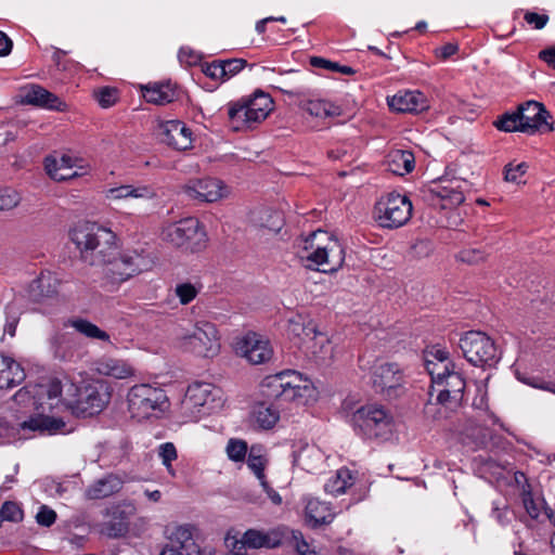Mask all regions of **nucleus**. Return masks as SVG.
Returning <instances> with one entry per match:
<instances>
[{
  "mask_svg": "<svg viewBox=\"0 0 555 555\" xmlns=\"http://www.w3.org/2000/svg\"><path fill=\"white\" fill-rule=\"evenodd\" d=\"M69 238L79 251V259L89 266L100 267L117 254L116 234L95 222H81L69 231Z\"/></svg>",
  "mask_w": 555,
  "mask_h": 555,
  "instance_id": "obj_1",
  "label": "nucleus"
},
{
  "mask_svg": "<svg viewBox=\"0 0 555 555\" xmlns=\"http://www.w3.org/2000/svg\"><path fill=\"white\" fill-rule=\"evenodd\" d=\"M154 259L147 245L126 249L122 253L117 249V254L101 266L102 276L99 280V285L106 292H115L121 283L151 270L155 262ZM93 282L96 283L98 280H93Z\"/></svg>",
  "mask_w": 555,
  "mask_h": 555,
  "instance_id": "obj_2",
  "label": "nucleus"
},
{
  "mask_svg": "<svg viewBox=\"0 0 555 555\" xmlns=\"http://www.w3.org/2000/svg\"><path fill=\"white\" fill-rule=\"evenodd\" d=\"M65 396L61 401L70 409L77 417H92L101 413L109 403L112 390L108 384L101 379L82 382L80 385L66 383L63 386Z\"/></svg>",
  "mask_w": 555,
  "mask_h": 555,
  "instance_id": "obj_3",
  "label": "nucleus"
},
{
  "mask_svg": "<svg viewBox=\"0 0 555 555\" xmlns=\"http://www.w3.org/2000/svg\"><path fill=\"white\" fill-rule=\"evenodd\" d=\"M272 108L271 96L262 91H256L253 96L229 103L228 116L233 130L241 131L264 120Z\"/></svg>",
  "mask_w": 555,
  "mask_h": 555,
  "instance_id": "obj_4",
  "label": "nucleus"
},
{
  "mask_svg": "<svg viewBox=\"0 0 555 555\" xmlns=\"http://www.w3.org/2000/svg\"><path fill=\"white\" fill-rule=\"evenodd\" d=\"M310 387L301 375L292 370L267 376L261 383V392L269 400L296 401L304 398Z\"/></svg>",
  "mask_w": 555,
  "mask_h": 555,
  "instance_id": "obj_5",
  "label": "nucleus"
},
{
  "mask_svg": "<svg viewBox=\"0 0 555 555\" xmlns=\"http://www.w3.org/2000/svg\"><path fill=\"white\" fill-rule=\"evenodd\" d=\"M354 430L369 439L386 440L392 433V417L383 408L375 404L357 409L350 420Z\"/></svg>",
  "mask_w": 555,
  "mask_h": 555,
  "instance_id": "obj_6",
  "label": "nucleus"
},
{
  "mask_svg": "<svg viewBox=\"0 0 555 555\" xmlns=\"http://www.w3.org/2000/svg\"><path fill=\"white\" fill-rule=\"evenodd\" d=\"M464 358L475 366L493 367L501 359L493 339L481 331H468L459 341Z\"/></svg>",
  "mask_w": 555,
  "mask_h": 555,
  "instance_id": "obj_7",
  "label": "nucleus"
},
{
  "mask_svg": "<svg viewBox=\"0 0 555 555\" xmlns=\"http://www.w3.org/2000/svg\"><path fill=\"white\" fill-rule=\"evenodd\" d=\"M427 372L433 384L441 387L438 389L437 400L450 411L457 409L462 404L466 383L463 376L455 372V364L449 362L443 365L441 372H436L435 367L427 364Z\"/></svg>",
  "mask_w": 555,
  "mask_h": 555,
  "instance_id": "obj_8",
  "label": "nucleus"
},
{
  "mask_svg": "<svg viewBox=\"0 0 555 555\" xmlns=\"http://www.w3.org/2000/svg\"><path fill=\"white\" fill-rule=\"evenodd\" d=\"M127 401L131 416L140 421L147 418L156 410L163 411L167 396L160 388L140 384L130 388Z\"/></svg>",
  "mask_w": 555,
  "mask_h": 555,
  "instance_id": "obj_9",
  "label": "nucleus"
},
{
  "mask_svg": "<svg viewBox=\"0 0 555 555\" xmlns=\"http://www.w3.org/2000/svg\"><path fill=\"white\" fill-rule=\"evenodd\" d=\"M163 238L177 247L195 253L203 248L206 233L196 218H185L169 224L163 231Z\"/></svg>",
  "mask_w": 555,
  "mask_h": 555,
  "instance_id": "obj_10",
  "label": "nucleus"
},
{
  "mask_svg": "<svg viewBox=\"0 0 555 555\" xmlns=\"http://www.w3.org/2000/svg\"><path fill=\"white\" fill-rule=\"evenodd\" d=\"M62 392L63 385L61 380L52 378L34 386L21 388L13 396V400L18 404L31 402L35 410H51L61 402Z\"/></svg>",
  "mask_w": 555,
  "mask_h": 555,
  "instance_id": "obj_11",
  "label": "nucleus"
},
{
  "mask_svg": "<svg viewBox=\"0 0 555 555\" xmlns=\"http://www.w3.org/2000/svg\"><path fill=\"white\" fill-rule=\"evenodd\" d=\"M181 346L197 357H215L220 350L216 325L205 321L197 322L190 333L182 336Z\"/></svg>",
  "mask_w": 555,
  "mask_h": 555,
  "instance_id": "obj_12",
  "label": "nucleus"
},
{
  "mask_svg": "<svg viewBox=\"0 0 555 555\" xmlns=\"http://www.w3.org/2000/svg\"><path fill=\"white\" fill-rule=\"evenodd\" d=\"M370 383L376 393L389 399L403 393L404 376L397 363L376 362L370 371Z\"/></svg>",
  "mask_w": 555,
  "mask_h": 555,
  "instance_id": "obj_13",
  "label": "nucleus"
},
{
  "mask_svg": "<svg viewBox=\"0 0 555 555\" xmlns=\"http://www.w3.org/2000/svg\"><path fill=\"white\" fill-rule=\"evenodd\" d=\"M412 204L401 194L389 193L375 205L376 219L383 228H399L411 217Z\"/></svg>",
  "mask_w": 555,
  "mask_h": 555,
  "instance_id": "obj_14",
  "label": "nucleus"
},
{
  "mask_svg": "<svg viewBox=\"0 0 555 555\" xmlns=\"http://www.w3.org/2000/svg\"><path fill=\"white\" fill-rule=\"evenodd\" d=\"M516 111L526 128V133L553 131V124L547 121L552 117L551 113L542 103L528 100L517 105Z\"/></svg>",
  "mask_w": 555,
  "mask_h": 555,
  "instance_id": "obj_15",
  "label": "nucleus"
},
{
  "mask_svg": "<svg viewBox=\"0 0 555 555\" xmlns=\"http://www.w3.org/2000/svg\"><path fill=\"white\" fill-rule=\"evenodd\" d=\"M219 393L220 389L212 384L195 382L188 387L182 404L190 410L201 412V409H205V412L209 413L218 406L216 400Z\"/></svg>",
  "mask_w": 555,
  "mask_h": 555,
  "instance_id": "obj_16",
  "label": "nucleus"
},
{
  "mask_svg": "<svg viewBox=\"0 0 555 555\" xmlns=\"http://www.w3.org/2000/svg\"><path fill=\"white\" fill-rule=\"evenodd\" d=\"M236 352L246 358L251 364L266 363L273 354L269 340L256 333H248L237 341Z\"/></svg>",
  "mask_w": 555,
  "mask_h": 555,
  "instance_id": "obj_17",
  "label": "nucleus"
},
{
  "mask_svg": "<svg viewBox=\"0 0 555 555\" xmlns=\"http://www.w3.org/2000/svg\"><path fill=\"white\" fill-rule=\"evenodd\" d=\"M158 139L177 151L192 146V131L180 120H167L158 126Z\"/></svg>",
  "mask_w": 555,
  "mask_h": 555,
  "instance_id": "obj_18",
  "label": "nucleus"
},
{
  "mask_svg": "<svg viewBox=\"0 0 555 555\" xmlns=\"http://www.w3.org/2000/svg\"><path fill=\"white\" fill-rule=\"evenodd\" d=\"M222 181L214 178H204L189 181L183 186L184 193L191 198L201 203L217 202L224 196Z\"/></svg>",
  "mask_w": 555,
  "mask_h": 555,
  "instance_id": "obj_19",
  "label": "nucleus"
},
{
  "mask_svg": "<svg viewBox=\"0 0 555 555\" xmlns=\"http://www.w3.org/2000/svg\"><path fill=\"white\" fill-rule=\"evenodd\" d=\"M21 102L57 112L65 111L67 106L57 95L39 85L26 86L22 90Z\"/></svg>",
  "mask_w": 555,
  "mask_h": 555,
  "instance_id": "obj_20",
  "label": "nucleus"
},
{
  "mask_svg": "<svg viewBox=\"0 0 555 555\" xmlns=\"http://www.w3.org/2000/svg\"><path fill=\"white\" fill-rule=\"evenodd\" d=\"M387 102L389 108L398 113H421L428 108L427 99L420 91L398 92Z\"/></svg>",
  "mask_w": 555,
  "mask_h": 555,
  "instance_id": "obj_21",
  "label": "nucleus"
},
{
  "mask_svg": "<svg viewBox=\"0 0 555 555\" xmlns=\"http://www.w3.org/2000/svg\"><path fill=\"white\" fill-rule=\"evenodd\" d=\"M52 410L53 409L36 410L37 413L35 416H31L29 420L22 423V428L33 431L47 433L49 435L62 433L66 424L61 417L47 414V412H52Z\"/></svg>",
  "mask_w": 555,
  "mask_h": 555,
  "instance_id": "obj_22",
  "label": "nucleus"
},
{
  "mask_svg": "<svg viewBox=\"0 0 555 555\" xmlns=\"http://www.w3.org/2000/svg\"><path fill=\"white\" fill-rule=\"evenodd\" d=\"M194 529L195 528L192 525L176 526L168 535L169 543L164 546L159 555L188 554L189 545L195 542L193 538Z\"/></svg>",
  "mask_w": 555,
  "mask_h": 555,
  "instance_id": "obj_23",
  "label": "nucleus"
},
{
  "mask_svg": "<svg viewBox=\"0 0 555 555\" xmlns=\"http://www.w3.org/2000/svg\"><path fill=\"white\" fill-rule=\"evenodd\" d=\"M60 282L51 272H42L28 286V298L34 302H41L57 294Z\"/></svg>",
  "mask_w": 555,
  "mask_h": 555,
  "instance_id": "obj_24",
  "label": "nucleus"
},
{
  "mask_svg": "<svg viewBox=\"0 0 555 555\" xmlns=\"http://www.w3.org/2000/svg\"><path fill=\"white\" fill-rule=\"evenodd\" d=\"M124 480L115 474H107L103 478L95 480L86 490V496L89 500H101L119 492Z\"/></svg>",
  "mask_w": 555,
  "mask_h": 555,
  "instance_id": "obj_25",
  "label": "nucleus"
},
{
  "mask_svg": "<svg viewBox=\"0 0 555 555\" xmlns=\"http://www.w3.org/2000/svg\"><path fill=\"white\" fill-rule=\"evenodd\" d=\"M26 374L18 362L3 356V366L0 367V389H10L24 382Z\"/></svg>",
  "mask_w": 555,
  "mask_h": 555,
  "instance_id": "obj_26",
  "label": "nucleus"
},
{
  "mask_svg": "<svg viewBox=\"0 0 555 555\" xmlns=\"http://www.w3.org/2000/svg\"><path fill=\"white\" fill-rule=\"evenodd\" d=\"M462 434L464 441L472 444L474 449L487 448L490 440L493 439V434L488 427L473 420L467 421Z\"/></svg>",
  "mask_w": 555,
  "mask_h": 555,
  "instance_id": "obj_27",
  "label": "nucleus"
},
{
  "mask_svg": "<svg viewBox=\"0 0 555 555\" xmlns=\"http://www.w3.org/2000/svg\"><path fill=\"white\" fill-rule=\"evenodd\" d=\"M386 164L389 171L398 176H403L414 169L415 158L410 151L396 150L388 154Z\"/></svg>",
  "mask_w": 555,
  "mask_h": 555,
  "instance_id": "obj_28",
  "label": "nucleus"
},
{
  "mask_svg": "<svg viewBox=\"0 0 555 555\" xmlns=\"http://www.w3.org/2000/svg\"><path fill=\"white\" fill-rule=\"evenodd\" d=\"M96 371L102 375L120 379L132 375L131 366L122 360L113 358H103L99 360L96 362Z\"/></svg>",
  "mask_w": 555,
  "mask_h": 555,
  "instance_id": "obj_29",
  "label": "nucleus"
},
{
  "mask_svg": "<svg viewBox=\"0 0 555 555\" xmlns=\"http://www.w3.org/2000/svg\"><path fill=\"white\" fill-rule=\"evenodd\" d=\"M253 415L256 424L262 429L272 428L280 420L279 410L271 403L260 402L255 405Z\"/></svg>",
  "mask_w": 555,
  "mask_h": 555,
  "instance_id": "obj_30",
  "label": "nucleus"
},
{
  "mask_svg": "<svg viewBox=\"0 0 555 555\" xmlns=\"http://www.w3.org/2000/svg\"><path fill=\"white\" fill-rule=\"evenodd\" d=\"M111 515L112 518L105 524L106 534L111 538L125 535L129 529L127 513L119 506H116L112 508Z\"/></svg>",
  "mask_w": 555,
  "mask_h": 555,
  "instance_id": "obj_31",
  "label": "nucleus"
},
{
  "mask_svg": "<svg viewBox=\"0 0 555 555\" xmlns=\"http://www.w3.org/2000/svg\"><path fill=\"white\" fill-rule=\"evenodd\" d=\"M144 98L149 103L164 105L175 99V90L170 83H155L144 88Z\"/></svg>",
  "mask_w": 555,
  "mask_h": 555,
  "instance_id": "obj_32",
  "label": "nucleus"
},
{
  "mask_svg": "<svg viewBox=\"0 0 555 555\" xmlns=\"http://www.w3.org/2000/svg\"><path fill=\"white\" fill-rule=\"evenodd\" d=\"M300 106L311 116L315 117H333L340 115L339 106L323 100H307L300 103Z\"/></svg>",
  "mask_w": 555,
  "mask_h": 555,
  "instance_id": "obj_33",
  "label": "nucleus"
},
{
  "mask_svg": "<svg viewBox=\"0 0 555 555\" xmlns=\"http://www.w3.org/2000/svg\"><path fill=\"white\" fill-rule=\"evenodd\" d=\"M155 192L150 186L133 188L132 185H120L108 190L107 197L121 199L127 197L152 198Z\"/></svg>",
  "mask_w": 555,
  "mask_h": 555,
  "instance_id": "obj_34",
  "label": "nucleus"
},
{
  "mask_svg": "<svg viewBox=\"0 0 555 555\" xmlns=\"http://www.w3.org/2000/svg\"><path fill=\"white\" fill-rule=\"evenodd\" d=\"M328 243L325 245L326 254L328 255V268L320 269L322 272H336L344 263L345 251L339 242L327 236Z\"/></svg>",
  "mask_w": 555,
  "mask_h": 555,
  "instance_id": "obj_35",
  "label": "nucleus"
},
{
  "mask_svg": "<svg viewBox=\"0 0 555 555\" xmlns=\"http://www.w3.org/2000/svg\"><path fill=\"white\" fill-rule=\"evenodd\" d=\"M493 126L504 132H524L526 133V128H524L522 122L520 121L519 115L517 111L505 112L502 115L498 116L493 121Z\"/></svg>",
  "mask_w": 555,
  "mask_h": 555,
  "instance_id": "obj_36",
  "label": "nucleus"
},
{
  "mask_svg": "<svg viewBox=\"0 0 555 555\" xmlns=\"http://www.w3.org/2000/svg\"><path fill=\"white\" fill-rule=\"evenodd\" d=\"M293 530L285 526H279L268 532H264L266 547L276 548L291 541Z\"/></svg>",
  "mask_w": 555,
  "mask_h": 555,
  "instance_id": "obj_37",
  "label": "nucleus"
},
{
  "mask_svg": "<svg viewBox=\"0 0 555 555\" xmlns=\"http://www.w3.org/2000/svg\"><path fill=\"white\" fill-rule=\"evenodd\" d=\"M351 478L348 469H339L335 478L330 479L325 485V491L334 495H339L346 492L347 488L351 486L349 479Z\"/></svg>",
  "mask_w": 555,
  "mask_h": 555,
  "instance_id": "obj_38",
  "label": "nucleus"
},
{
  "mask_svg": "<svg viewBox=\"0 0 555 555\" xmlns=\"http://www.w3.org/2000/svg\"><path fill=\"white\" fill-rule=\"evenodd\" d=\"M72 326L79 333L83 334L89 338H96L101 340H107L109 338L108 334L98 327L95 324L85 320L77 319L72 321Z\"/></svg>",
  "mask_w": 555,
  "mask_h": 555,
  "instance_id": "obj_39",
  "label": "nucleus"
},
{
  "mask_svg": "<svg viewBox=\"0 0 555 555\" xmlns=\"http://www.w3.org/2000/svg\"><path fill=\"white\" fill-rule=\"evenodd\" d=\"M320 504L318 502H309L306 506V520L308 525L315 529L323 525H328L333 520V515H322V516H315V511H318Z\"/></svg>",
  "mask_w": 555,
  "mask_h": 555,
  "instance_id": "obj_40",
  "label": "nucleus"
},
{
  "mask_svg": "<svg viewBox=\"0 0 555 555\" xmlns=\"http://www.w3.org/2000/svg\"><path fill=\"white\" fill-rule=\"evenodd\" d=\"M56 166V157L49 155L44 158V169L48 173V176L55 180V181H66L69 179H73L79 173L77 171L70 170V171H57L55 170Z\"/></svg>",
  "mask_w": 555,
  "mask_h": 555,
  "instance_id": "obj_41",
  "label": "nucleus"
},
{
  "mask_svg": "<svg viewBox=\"0 0 555 555\" xmlns=\"http://www.w3.org/2000/svg\"><path fill=\"white\" fill-rule=\"evenodd\" d=\"M447 408L441 402L435 399L433 400V392H429V399L424 406V415L426 418L431 421H439L447 417Z\"/></svg>",
  "mask_w": 555,
  "mask_h": 555,
  "instance_id": "obj_42",
  "label": "nucleus"
},
{
  "mask_svg": "<svg viewBox=\"0 0 555 555\" xmlns=\"http://www.w3.org/2000/svg\"><path fill=\"white\" fill-rule=\"evenodd\" d=\"M259 451L260 449L251 447L247 459V465L258 479H263L266 460L261 454H259Z\"/></svg>",
  "mask_w": 555,
  "mask_h": 555,
  "instance_id": "obj_43",
  "label": "nucleus"
},
{
  "mask_svg": "<svg viewBox=\"0 0 555 555\" xmlns=\"http://www.w3.org/2000/svg\"><path fill=\"white\" fill-rule=\"evenodd\" d=\"M241 543L249 548L266 547L264 532L256 529H248L242 537Z\"/></svg>",
  "mask_w": 555,
  "mask_h": 555,
  "instance_id": "obj_44",
  "label": "nucleus"
},
{
  "mask_svg": "<svg viewBox=\"0 0 555 555\" xmlns=\"http://www.w3.org/2000/svg\"><path fill=\"white\" fill-rule=\"evenodd\" d=\"M4 315H5L4 332L8 333L10 336H14L16 326L20 321L21 312L15 305L9 304L5 306Z\"/></svg>",
  "mask_w": 555,
  "mask_h": 555,
  "instance_id": "obj_45",
  "label": "nucleus"
},
{
  "mask_svg": "<svg viewBox=\"0 0 555 555\" xmlns=\"http://www.w3.org/2000/svg\"><path fill=\"white\" fill-rule=\"evenodd\" d=\"M247 453V443L243 440L230 439L227 446V454L230 460L241 462Z\"/></svg>",
  "mask_w": 555,
  "mask_h": 555,
  "instance_id": "obj_46",
  "label": "nucleus"
},
{
  "mask_svg": "<svg viewBox=\"0 0 555 555\" xmlns=\"http://www.w3.org/2000/svg\"><path fill=\"white\" fill-rule=\"evenodd\" d=\"M0 517L2 520L20 521L23 518V511L15 502L8 501L0 508Z\"/></svg>",
  "mask_w": 555,
  "mask_h": 555,
  "instance_id": "obj_47",
  "label": "nucleus"
},
{
  "mask_svg": "<svg viewBox=\"0 0 555 555\" xmlns=\"http://www.w3.org/2000/svg\"><path fill=\"white\" fill-rule=\"evenodd\" d=\"M21 201L20 194L12 189L0 190V210H10L17 206Z\"/></svg>",
  "mask_w": 555,
  "mask_h": 555,
  "instance_id": "obj_48",
  "label": "nucleus"
},
{
  "mask_svg": "<svg viewBox=\"0 0 555 555\" xmlns=\"http://www.w3.org/2000/svg\"><path fill=\"white\" fill-rule=\"evenodd\" d=\"M527 163H519L514 165L513 163H508L504 166V180L507 182H517L518 177L524 176L528 170Z\"/></svg>",
  "mask_w": 555,
  "mask_h": 555,
  "instance_id": "obj_49",
  "label": "nucleus"
},
{
  "mask_svg": "<svg viewBox=\"0 0 555 555\" xmlns=\"http://www.w3.org/2000/svg\"><path fill=\"white\" fill-rule=\"evenodd\" d=\"M221 67H224V78L229 79L240 73L246 65L247 62L244 59H229L220 60Z\"/></svg>",
  "mask_w": 555,
  "mask_h": 555,
  "instance_id": "obj_50",
  "label": "nucleus"
},
{
  "mask_svg": "<svg viewBox=\"0 0 555 555\" xmlns=\"http://www.w3.org/2000/svg\"><path fill=\"white\" fill-rule=\"evenodd\" d=\"M289 544H293L299 555H317V553L309 548L308 542L305 540L301 531L293 530Z\"/></svg>",
  "mask_w": 555,
  "mask_h": 555,
  "instance_id": "obj_51",
  "label": "nucleus"
},
{
  "mask_svg": "<svg viewBox=\"0 0 555 555\" xmlns=\"http://www.w3.org/2000/svg\"><path fill=\"white\" fill-rule=\"evenodd\" d=\"M428 359L441 364L451 362L449 360V351L439 345L431 346L424 351V361Z\"/></svg>",
  "mask_w": 555,
  "mask_h": 555,
  "instance_id": "obj_52",
  "label": "nucleus"
},
{
  "mask_svg": "<svg viewBox=\"0 0 555 555\" xmlns=\"http://www.w3.org/2000/svg\"><path fill=\"white\" fill-rule=\"evenodd\" d=\"M99 104L103 108L111 107L117 100V90L111 87H103L96 93Z\"/></svg>",
  "mask_w": 555,
  "mask_h": 555,
  "instance_id": "obj_53",
  "label": "nucleus"
},
{
  "mask_svg": "<svg viewBox=\"0 0 555 555\" xmlns=\"http://www.w3.org/2000/svg\"><path fill=\"white\" fill-rule=\"evenodd\" d=\"M176 295L182 305L191 302L197 295V289L191 283H182L177 285Z\"/></svg>",
  "mask_w": 555,
  "mask_h": 555,
  "instance_id": "obj_54",
  "label": "nucleus"
},
{
  "mask_svg": "<svg viewBox=\"0 0 555 555\" xmlns=\"http://www.w3.org/2000/svg\"><path fill=\"white\" fill-rule=\"evenodd\" d=\"M518 379L527 385L534 387V388L547 390L550 392L555 393V383H553L551 380H545L544 378H542L540 376L520 377L518 375Z\"/></svg>",
  "mask_w": 555,
  "mask_h": 555,
  "instance_id": "obj_55",
  "label": "nucleus"
},
{
  "mask_svg": "<svg viewBox=\"0 0 555 555\" xmlns=\"http://www.w3.org/2000/svg\"><path fill=\"white\" fill-rule=\"evenodd\" d=\"M451 184L452 181H447L443 177L439 178L438 182H434V186L430 188V192L442 201H446L447 195H450L451 192L456 188L452 186Z\"/></svg>",
  "mask_w": 555,
  "mask_h": 555,
  "instance_id": "obj_56",
  "label": "nucleus"
},
{
  "mask_svg": "<svg viewBox=\"0 0 555 555\" xmlns=\"http://www.w3.org/2000/svg\"><path fill=\"white\" fill-rule=\"evenodd\" d=\"M36 520L40 526L50 527L56 520V513L49 506L42 505L36 515Z\"/></svg>",
  "mask_w": 555,
  "mask_h": 555,
  "instance_id": "obj_57",
  "label": "nucleus"
},
{
  "mask_svg": "<svg viewBox=\"0 0 555 555\" xmlns=\"http://www.w3.org/2000/svg\"><path fill=\"white\" fill-rule=\"evenodd\" d=\"M159 456L163 460V464L167 467H171V462L177 459V450L173 443L166 442L159 447Z\"/></svg>",
  "mask_w": 555,
  "mask_h": 555,
  "instance_id": "obj_58",
  "label": "nucleus"
},
{
  "mask_svg": "<svg viewBox=\"0 0 555 555\" xmlns=\"http://www.w3.org/2000/svg\"><path fill=\"white\" fill-rule=\"evenodd\" d=\"M457 259L469 264H475L485 259V254L479 249H464L459 253Z\"/></svg>",
  "mask_w": 555,
  "mask_h": 555,
  "instance_id": "obj_59",
  "label": "nucleus"
},
{
  "mask_svg": "<svg viewBox=\"0 0 555 555\" xmlns=\"http://www.w3.org/2000/svg\"><path fill=\"white\" fill-rule=\"evenodd\" d=\"M203 73L207 77H209V78L225 80V78H224V73H225L224 72V67H221V62L220 61H214L210 64H206L203 67Z\"/></svg>",
  "mask_w": 555,
  "mask_h": 555,
  "instance_id": "obj_60",
  "label": "nucleus"
},
{
  "mask_svg": "<svg viewBox=\"0 0 555 555\" xmlns=\"http://www.w3.org/2000/svg\"><path fill=\"white\" fill-rule=\"evenodd\" d=\"M65 340H66L65 334H55L50 339V344H51V348L53 350L54 357L62 361L66 360V353L64 352L63 347H62V345L65 343Z\"/></svg>",
  "mask_w": 555,
  "mask_h": 555,
  "instance_id": "obj_61",
  "label": "nucleus"
},
{
  "mask_svg": "<svg viewBox=\"0 0 555 555\" xmlns=\"http://www.w3.org/2000/svg\"><path fill=\"white\" fill-rule=\"evenodd\" d=\"M307 260L312 261L318 267L322 266L323 268H328L327 260L328 255L326 254V248L324 246H318L314 251H312Z\"/></svg>",
  "mask_w": 555,
  "mask_h": 555,
  "instance_id": "obj_62",
  "label": "nucleus"
},
{
  "mask_svg": "<svg viewBox=\"0 0 555 555\" xmlns=\"http://www.w3.org/2000/svg\"><path fill=\"white\" fill-rule=\"evenodd\" d=\"M525 21L528 24L534 25V28L542 29L546 25V23L548 21V16L545 15V14H538V13H534V12H527L525 14Z\"/></svg>",
  "mask_w": 555,
  "mask_h": 555,
  "instance_id": "obj_63",
  "label": "nucleus"
},
{
  "mask_svg": "<svg viewBox=\"0 0 555 555\" xmlns=\"http://www.w3.org/2000/svg\"><path fill=\"white\" fill-rule=\"evenodd\" d=\"M310 65L317 68H325L332 72H335V69L337 68L336 62H332L320 56H312L310 59Z\"/></svg>",
  "mask_w": 555,
  "mask_h": 555,
  "instance_id": "obj_64",
  "label": "nucleus"
}]
</instances>
